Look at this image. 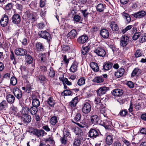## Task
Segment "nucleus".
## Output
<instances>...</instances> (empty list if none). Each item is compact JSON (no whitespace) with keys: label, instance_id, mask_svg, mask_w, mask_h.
I'll use <instances>...</instances> for the list:
<instances>
[{"label":"nucleus","instance_id":"nucleus-1","mask_svg":"<svg viewBox=\"0 0 146 146\" xmlns=\"http://www.w3.org/2000/svg\"><path fill=\"white\" fill-rule=\"evenodd\" d=\"M100 132L98 130L91 128L88 133V136L91 139H94L99 136Z\"/></svg>","mask_w":146,"mask_h":146},{"label":"nucleus","instance_id":"nucleus-2","mask_svg":"<svg viewBox=\"0 0 146 146\" xmlns=\"http://www.w3.org/2000/svg\"><path fill=\"white\" fill-rule=\"evenodd\" d=\"M21 120V123H20L21 125L23 124L27 125L30 123L31 120V117L29 115H21L20 116Z\"/></svg>","mask_w":146,"mask_h":146},{"label":"nucleus","instance_id":"nucleus-3","mask_svg":"<svg viewBox=\"0 0 146 146\" xmlns=\"http://www.w3.org/2000/svg\"><path fill=\"white\" fill-rule=\"evenodd\" d=\"M50 123L52 125L54 126L52 131L55 132L56 129L59 125L57 117L55 116L51 117L50 120Z\"/></svg>","mask_w":146,"mask_h":146},{"label":"nucleus","instance_id":"nucleus-4","mask_svg":"<svg viewBox=\"0 0 146 146\" xmlns=\"http://www.w3.org/2000/svg\"><path fill=\"white\" fill-rule=\"evenodd\" d=\"M38 35L41 38L47 40L48 42L50 41L51 39L50 34L46 31H40L38 33Z\"/></svg>","mask_w":146,"mask_h":146},{"label":"nucleus","instance_id":"nucleus-5","mask_svg":"<svg viewBox=\"0 0 146 146\" xmlns=\"http://www.w3.org/2000/svg\"><path fill=\"white\" fill-rule=\"evenodd\" d=\"M32 130L31 133L38 137L41 136H43L44 135L46 134V133L43 130H38L37 129H33Z\"/></svg>","mask_w":146,"mask_h":146},{"label":"nucleus","instance_id":"nucleus-6","mask_svg":"<svg viewBox=\"0 0 146 146\" xmlns=\"http://www.w3.org/2000/svg\"><path fill=\"white\" fill-rule=\"evenodd\" d=\"M91 109V106L88 102H86L84 104L82 110V112L85 114H88L89 113Z\"/></svg>","mask_w":146,"mask_h":146},{"label":"nucleus","instance_id":"nucleus-7","mask_svg":"<svg viewBox=\"0 0 146 146\" xmlns=\"http://www.w3.org/2000/svg\"><path fill=\"white\" fill-rule=\"evenodd\" d=\"M129 37L127 36H122L120 39V45L123 47L126 46L129 42Z\"/></svg>","mask_w":146,"mask_h":146},{"label":"nucleus","instance_id":"nucleus-8","mask_svg":"<svg viewBox=\"0 0 146 146\" xmlns=\"http://www.w3.org/2000/svg\"><path fill=\"white\" fill-rule=\"evenodd\" d=\"M109 88L105 86L101 87L97 90L98 96H101L105 94L108 90Z\"/></svg>","mask_w":146,"mask_h":146},{"label":"nucleus","instance_id":"nucleus-9","mask_svg":"<svg viewBox=\"0 0 146 146\" xmlns=\"http://www.w3.org/2000/svg\"><path fill=\"white\" fill-rule=\"evenodd\" d=\"M12 19V23L15 25L19 24L21 21V17L18 14H14L13 16Z\"/></svg>","mask_w":146,"mask_h":146},{"label":"nucleus","instance_id":"nucleus-10","mask_svg":"<svg viewBox=\"0 0 146 146\" xmlns=\"http://www.w3.org/2000/svg\"><path fill=\"white\" fill-rule=\"evenodd\" d=\"M15 52L17 56H24L27 54V50L22 48H16Z\"/></svg>","mask_w":146,"mask_h":146},{"label":"nucleus","instance_id":"nucleus-11","mask_svg":"<svg viewBox=\"0 0 146 146\" xmlns=\"http://www.w3.org/2000/svg\"><path fill=\"white\" fill-rule=\"evenodd\" d=\"M94 52L96 53L98 56L103 57L106 54V52L104 50L100 47H98L94 50Z\"/></svg>","mask_w":146,"mask_h":146},{"label":"nucleus","instance_id":"nucleus-12","mask_svg":"<svg viewBox=\"0 0 146 146\" xmlns=\"http://www.w3.org/2000/svg\"><path fill=\"white\" fill-rule=\"evenodd\" d=\"M13 93L15 96L18 99L21 98L22 93L21 91L17 88H15L13 89Z\"/></svg>","mask_w":146,"mask_h":146},{"label":"nucleus","instance_id":"nucleus-13","mask_svg":"<svg viewBox=\"0 0 146 146\" xmlns=\"http://www.w3.org/2000/svg\"><path fill=\"white\" fill-rule=\"evenodd\" d=\"M9 21V18L7 15H4L1 19L0 23L2 26L5 27L7 26Z\"/></svg>","mask_w":146,"mask_h":146},{"label":"nucleus","instance_id":"nucleus-14","mask_svg":"<svg viewBox=\"0 0 146 146\" xmlns=\"http://www.w3.org/2000/svg\"><path fill=\"white\" fill-rule=\"evenodd\" d=\"M88 37L86 35L79 36L77 39V42L80 44H82L86 43L88 41Z\"/></svg>","mask_w":146,"mask_h":146},{"label":"nucleus","instance_id":"nucleus-15","mask_svg":"<svg viewBox=\"0 0 146 146\" xmlns=\"http://www.w3.org/2000/svg\"><path fill=\"white\" fill-rule=\"evenodd\" d=\"M113 66V63L109 62H106L104 63L103 66V69L104 71H108Z\"/></svg>","mask_w":146,"mask_h":146},{"label":"nucleus","instance_id":"nucleus-16","mask_svg":"<svg viewBox=\"0 0 146 146\" xmlns=\"http://www.w3.org/2000/svg\"><path fill=\"white\" fill-rule=\"evenodd\" d=\"M146 14V12L144 11H141L136 12L131 15L136 18H141L144 16Z\"/></svg>","mask_w":146,"mask_h":146},{"label":"nucleus","instance_id":"nucleus-17","mask_svg":"<svg viewBox=\"0 0 146 146\" xmlns=\"http://www.w3.org/2000/svg\"><path fill=\"white\" fill-rule=\"evenodd\" d=\"M75 133L76 135L75 138H79L80 139H83V133L81 129H75Z\"/></svg>","mask_w":146,"mask_h":146},{"label":"nucleus","instance_id":"nucleus-18","mask_svg":"<svg viewBox=\"0 0 146 146\" xmlns=\"http://www.w3.org/2000/svg\"><path fill=\"white\" fill-rule=\"evenodd\" d=\"M101 36L104 38H108L109 36V33L108 31L106 29H102L100 31Z\"/></svg>","mask_w":146,"mask_h":146},{"label":"nucleus","instance_id":"nucleus-19","mask_svg":"<svg viewBox=\"0 0 146 146\" xmlns=\"http://www.w3.org/2000/svg\"><path fill=\"white\" fill-rule=\"evenodd\" d=\"M109 26L111 28L112 31L115 32H118L119 28L117 25L114 21H112L109 23Z\"/></svg>","mask_w":146,"mask_h":146},{"label":"nucleus","instance_id":"nucleus-20","mask_svg":"<svg viewBox=\"0 0 146 146\" xmlns=\"http://www.w3.org/2000/svg\"><path fill=\"white\" fill-rule=\"evenodd\" d=\"M36 49L38 52L43 51L44 50V47L42 43L37 42L35 45Z\"/></svg>","mask_w":146,"mask_h":146},{"label":"nucleus","instance_id":"nucleus-21","mask_svg":"<svg viewBox=\"0 0 146 146\" xmlns=\"http://www.w3.org/2000/svg\"><path fill=\"white\" fill-rule=\"evenodd\" d=\"M123 92V90L121 89H117L114 90L112 92V94L115 96H121Z\"/></svg>","mask_w":146,"mask_h":146},{"label":"nucleus","instance_id":"nucleus-22","mask_svg":"<svg viewBox=\"0 0 146 146\" xmlns=\"http://www.w3.org/2000/svg\"><path fill=\"white\" fill-rule=\"evenodd\" d=\"M125 70L122 68H120L115 73V75L117 78H119L121 77L124 74Z\"/></svg>","mask_w":146,"mask_h":146},{"label":"nucleus","instance_id":"nucleus-23","mask_svg":"<svg viewBox=\"0 0 146 146\" xmlns=\"http://www.w3.org/2000/svg\"><path fill=\"white\" fill-rule=\"evenodd\" d=\"M90 66L93 70L94 72H97L99 70V67L96 63L92 62L90 63Z\"/></svg>","mask_w":146,"mask_h":146},{"label":"nucleus","instance_id":"nucleus-24","mask_svg":"<svg viewBox=\"0 0 146 146\" xmlns=\"http://www.w3.org/2000/svg\"><path fill=\"white\" fill-rule=\"evenodd\" d=\"M113 137L112 135H109L107 136L105 142L106 144L108 146H110L113 143Z\"/></svg>","mask_w":146,"mask_h":146},{"label":"nucleus","instance_id":"nucleus-25","mask_svg":"<svg viewBox=\"0 0 146 146\" xmlns=\"http://www.w3.org/2000/svg\"><path fill=\"white\" fill-rule=\"evenodd\" d=\"M46 102L47 104L49 106L52 108L54 107L55 104H56L55 101L54 100V98L52 97H49L48 99Z\"/></svg>","mask_w":146,"mask_h":146},{"label":"nucleus","instance_id":"nucleus-26","mask_svg":"<svg viewBox=\"0 0 146 146\" xmlns=\"http://www.w3.org/2000/svg\"><path fill=\"white\" fill-rule=\"evenodd\" d=\"M141 72V70L138 67L135 68L132 72L131 73V76L132 77H134L135 76H138L139 74H140Z\"/></svg>","mask_w":146,"mask_h":146},{"label":"nucleus","instance_id":"nucleus-27","mask_svg":"<svg viewBox=\"0 0 146 146\" xmlns=\"http://www.w3.org/2000/svg\"><path fill=\"white\" fill-rule=\"evenodd\" d=\"M100 124L101 125L104 126L106 129H108L111 127V121L107 120H105L104 121L101 122Z\"/></svg>","mask_w":146,"mask_h":146},{"label":"nucleus","instance_id":"nucleus-28","mask_svg":"<svg viewBox=\"0 0 146 146\" xmlns=\"http://www.w3.org/2000/svg\"><path fill=\"white\" fill-rule=\"evenodd\" d=\"M99 120L98 116L96 115H92L90 118L91 122L92 124H96L98 123Z\"/></svg>","mask_w":146,"mask_h":146},{"label":"nucleus","instance_id":"nucleus-29","mask_svg":"<svg viewBox=\"0 0 146 146\" xmlns=\"http://www.w3.org/2000/svg\"><path fill=\"white\" fill-rule=\"evenodd\" d=\"M81 117V113L79 112L76 113L73 119H72V122L74 123H77V122L80 121Z\"/></svg>","mask_w":146,"mask_h":146},{"label":"nucleus","instance_id":"nucleus-30","mask_svg":"<svg viewBox=\"0 0 146 146\" xmlns=\"http://www.w3.org/2000/svg\"><path fill=\"white\" fill-rule=\"evenodd\" d=\"M77 35L76 31L75 29H72L68 34L67 36L70 38H74L76 37Z\"/></svg>","mask_w":146,"mask_h":146},{"label":"nucleus","instance_id":"nucleus-31","mask_svg":"<svg viewBox=\"0 0 146 146\" xmlns=\"http://www.w3.org/2000/svg\"><path fill=\"white\" fill-rule=\"evenodd\" d=\"M6 99L9 103L12 104L14 102L15 97L13 95L9 94L6 96Z\"/></svg>","mask_w":146,"mask_h":146},{"label":"nucleus","instance_id":"nucleus-32","mask_svg":"<svg viewBox=\"0 0 146 146\" xmlns=\"http://www.w3.org/2000/svg\"><path fill=\"white\" fill-rule=\"evenodd\" d=\"M78 64L76 62H74L71 66L70 70L72 72H74L77 70Z\"/></svg>","mask_w":146,"mask_h":146},{"label":"nucleus","instance_id":"nucleus-33","mask_svg":"<svg viewBox=\"0 0 146 146\" xmlns=\"http://www.w3.org/2000/svg\"><path fill=\"white\" fill-rule=\"evenodd\" d=\"M78 98L77 97L74 98L69 103V106L72 108L75 107L78 102Z\"/></svg>","mask_w":146,"mask_h":146},{"label":"nucleus","instance_id":"nucleus-34","mask_svg":"<svg viewBox=\"0 0 146 146\" xmlns=\"http://www.w3.org/2000/svg\"><path fill=\"white\" fill-rule=\"evenodd\" d=\"M25 61L28 64H32L33 62V58L29 54H26L25 56Z\"/></svg>","mask_w":146,"mask_h":146},{"label":"nucleus","instance_id":"nucleus-35","mask_svg":"<svg viewBox=\"0 0 146 146\" xmlns=\"http://www.w3.org/2000/svg\"><path fill=\"white\" fill-rule=\"evenodd\" d=\"M38 111V108L34 106L31 107L29 109L30 113L33 115H35Z\"/></svg>","mask_w":146,"mask_h":146},{"label":"nucleus","instance_id":"nucleus-36","mask_svg":"<svg viewBox=\"0 0 146 146\" xmlns=\"http://www.w3.org/2000/svg\"><path fill=\"white\" fill-rule=\"evenodd\" d=\"M121 15L123 18L125 19L128 23H129L131 21V18L129 15L125 12L121 13Z\"/></svg>","mask_w":146,"mask_h":146},{"label":"nucleus","instance_id":"nucleus-37","mask_svg":"<svg viewBox=\"0 0 146 146\" xmlns=\"http://www.w3.org/2000/svg\"><path fill=\"white\" fill-rule=\"evenodd\" d=\"M104 81V78L101 76L95 77L92 80L93 82L97 83L102 82H103Z\"/></svg>","mask_w":146,"mask_h":146},{"label":"nucleus","instance_id":"nucleus-38","mask_svg":"<svg viewBox=\"0 0 146 146\" xmlns=\"http://www.w3.org/2000/svg\"><path fill=\"white\" fill-rule=\"evenodd\" d=\"M60 140L62 144L66 145L68 143V138L65 135H63L62 137H60Z\"/></svg>","mask_w":146,"mask_h":146},{"label":"nucleus","instance_id":"nucleus-39","mask_svg":"<svg viewBox=\"0 0 146 146\" xmlns=\"http://www.w3.org/2000/svg\"><path fill=\"white\" fill-rule=\"evenodd\" d=\"M105 8L104 5L102 3H100L98 4L97 6L96 9L97 11L102 12H103Z\"/></svg>","mask_w":146,"mask_h":146},{"label":"nucleus","instance_id":"nucleus-40","mask_svg":"<svg viewBox=\"0 0 146 146\" xmlns=\"http://www.w3.org/2000/svg\"><path fill=\"white\" fill-rule=\"evenodd\" d=\"M36 80L41 83H42L45 80V77L42 75H39L36 77Z\"/></svg>","mask_w":146,"mask_h":146},{"label":"nucleus","instance_id":"nucleus-41","mask_svg":"<svg viewBox=\"0 0 146 146\" xmlns=\"http://www.w3.org/2000/svg\"><path fill=\"white\" fill-rule=\"evenodd\" d=\"M29 111V108L27 107H23L22 108V110L21 111V115H29L28 113Z\"/></svg>","mask_w":146,"mask_h":146},{"label":"nucleus","instance_id":"nucleus-42","mask_svg":"<svg viewBox=\"0 0 146 146\" xmlns=\"http://www.w3.org/2000/svg\"><path fill=\"white\" fill-rule=\"evenodd\" d=\"M49 72L48 75L51 78L54 77L55 75V71L53 67L50 66L49 69Z\"/></svg>","mask_w":146,"mask_h":146},{"label":"nucleus","instance_id":"nucleus-43","mask_svg":"<svg viewBox=\"0 0 146 146\" xmlns=\"http://www.w3.org/2000/svg\"><path fill=\"white\" fill-rule=\"evenodd\" d=\"M7 106V103L5 100H3L0 103V110L5 108Z\"/></svg>","mask_w":146,"mask_h":146},{"label":"nucleus","instance_id":"nucleus-44","mask_svg":"<svg viewBox=\"0 0 146 146\" xmlns=\"http://www.w3.org/2000/svg\"><path fill=\"white\" fill-rule=\"evenodd\" d=\"M32 104L33 106L38 108L40 105V102L38 99H34L33 100Z\"/></svg>","mask_w":146,"mask_h":146},{"label":"nucleus","instance_id":"nucleus-45","mask_svg":"<svg viewBox=\"0 0 146 146\" xmlns=\"http://www.w3.org/2000/svg\"><path fill=\"white\" fill-rule=\"evenodd\" d=\"M86 80L84 77H81L79 79L77 82L78 84L80 86L84 85L85 83Z\"/></svg>","mask_w":146,"mask_h":146},{"label":"nucleus","instance_id":"nucleus-46","mask_svg":"<svg viewBox=\"0 0 146 146\" xmlns=\"http://www.w3.org/2000/svg\"><path fill=\"white\" fill-rule=\"evenodd\" d=\"M100 113H98L97 114L99 115L100 117H106L107 115L106 113V110L105 108H102L100 110Z\"/></svg>","mask_w":146,"mask_h":146},{"label":"nucleus","instance_id":"nucleus-47","mask_svg":"<svg viewBox=\"0 0 146 146\" xmlns=\"http://www.w3.org/2000/svg\"><path fill=\"white\" fill-rule=\"evenodd\" d=\"M72 92L70 90L66 89L64 90L61 93V95L63 96H70L72 94Z\"/></svg>","mask_w":146,"mask_h":146},{"label":"nucleus","instance_id":"nucleus-48","mask_svg":"<svg viewBox=\"0 0 146 146\" xmlns=\"http://www.w3.org/2000/svg\"><path fill=\"white\" fill-rule=\"evenodd\" d=\"M128 113L126 109H123L121 110L119 112V115L122 117H125Z\"/></svg>","mask_w":146,"mask_h":146},{"label":"nucleus","instance_id":"nucleus-49","mask_svg":"<svg viewBox=\"0 0 146 146\" xmlns=\"http://www.w3.org/2000/svg\"><path fill=\"white\" fill-rule=\"evenodd\" d=\"M83 139L75 138L74 141L73 145L74 146H80L81 144V140Z\"/></svg>","mask_w":146,"mask_h":146},{"label":"nucleus","instance_id":"nucleus-50","mask_svg":"<svg viewBox=\"0 0 146 146\" xmlns=\"http://www.w3.org/2000/svg\"><path fill=\"white\" fill-rule=\"evenodd\" d=\"M17 83V80L15 77H12L10 80V84L13 86L15 85Z\"/></svg>","mask_w":146,"mask_h":146},{"label":"nucleus","instance_id":"nucleus-51","mask_svg":"<svg viewBox=\"0 0 146 146\" xmlns=\"http://www.w3.org/2000/svg\"><path fill=\"white\" fill-rule=\"evenodd\" d=\"M139 40L141 42L143 43L146 41V33H144L141 35Z\"/></svg>","mask_w":146,"mask_h":146},{"label":"nucleus","instance_id":"nucleus-52","mask_svg":"<svg viewBox=\"0 0 146 146\" xmlns=\"http://www.w3.org/2000/svg\"><path fill=\"white\" fill-rule=\"evenodd\" d=\"M81 12L84 17L85 18H87L88 17V15L90 14V13L88 12L87 9L81 10Z\"/></svg>","mask_w":146,"mask_h":146},{"label":"nucleus","instance_id":"nucleus-53","mask_svg":"<svg viewBox=\"0 0 146 146\" xmlns=\"http://www.w3.org/2000/svg\"><path fill=\"white\" fill-rule=\"evenodd\" d=\"M141 33L140 32L135 33L133 36V39L135 40H137L141 36Z\"/></svg>","mask_w":146,"mask_h":146},{"label":"nucleus","instance_id":"nucleus-54","mask_svg":"<svg viewBox=\"0 0 146 146\" xmlns=\"http://www.w3.org/2000/svg\"><path fill=\"white\" fill-rule=\"evenodd\" d=\"M142 55L140 50L137 49L134 55L136 58H138L141 56Z\"/></svg>","mask_w":146,"mask_h":146},{"label":"nucleus","instance_id":"nucleus-55","mask_svg":"<svg viewBox=\"0 0 146 146\" xmlns=\"http://www.w3.org/2000/svg\"><path fill=\"white\" fill-rule=\"evenodd\" d=\"M141 104L139 103H136L134 105V108L136 111H138L141 109Z\"/></svg>","mask_w":146,"mask_h":146},{"label":"nucleus","instance_id":"nucleus-56","mask_svg":"<svg viewBox=\"0 0 146 146\" xmlns=\"http://www.w3.org/2000/svg\"><path fill=\"white\" fill-rule=\"evenodd\" d=\"M74 20L77 22H82V21L81 20V17L79 15H76L73 17Z\"/></svg>","mask_w":146,"mask_h":146},{"label":"nucleus","instance_id":"nucleus-57","mask_svg":"<svg viewBox=\"0 0 146 146\" xmlns=\"http://www.w3.org/2000/svg\"><path fill=\"white\" fill-rule=\"evenodd\" d=\"M32 85H31V84L28 83L27 84L26 86V92L28 93H30L31 91V90L32 89Z\"/></svg>","mask_w":146,"mask_h":146},{"label":"nucleus","instance_id":"nucleus-58","mask_svg":"<svg viewBox=\"0 0 146 146\" xmlns=\"http://www.w3.org/2000/svg\"><path fill=\"white\" fill-rule=\"evenodd\" d=\"M133 26L132 25H128L127 26L125 29L122 30V32L123 34L125 33L127 31L130 29Z\"/></svg>","mask_w":146,"mask_h":146},{"label":"nucleus","instance_id":"nucleus-59","mask_svg":"<svg viewBox=\"0 0 146 146\" xmlns=\"http://www.w3.org/2000/svg\"><path fill=\"white\" fill-rule=\"evenodd\" d=\"M40 71L42 72L45 73L46 71H47V68L45 66H40Z\"/></svg>","mask_w":146,"mask_h":146},{"label":"nucleus","instance_id":"nucleus-60","mask_svg":"<svg viewBox=\"0 0 146 146\" xmlns=\"http://www.w3.org/2000/svg\"><path fill=\"white\" fill-rule=\"evenodd\" d=\"M121 144L119 140H116L114 141L112 144L111 146H121Z\"/></svg>","mask_w":146,"mask_h":146},{"label":"nucleus","instance_id":"nucleus-61","mask_svg":"<svg viewBox=\"0 0 146 146\" xmlns=\"http://www.w3.org/2000/svg\"><path fill=\"white\" fill-rule=\"evenodd\" d=\"M122 141L123 143L127 146H130L131 144V143L128 140H126L125 138H122Z\"/></svg>","mask_w":146,"mask_h":146},{"label":"nucleus","instance_id":"nucleus-62","mask_svg":"<svg viewBox=\"0 0 146 146\" xmlns=\"http://www.w3.org/2000/svg\"><path fill=\"white\" fill-rule=\"evenodd\" d=\"M15 6L17 9L19 10L20 11H21L23 9V6L21 4L17 3L15 4Z\"/></svg>","mask_w":146,"mask_h":146},{"label":"nucleus","instance_id":"nucleus-63","mask_svg":"<svg viewBox=\"0 0 146 146\" xmlns=\"http://www.w3.org/2000/svg\"><path fill=\"white\" fill-rule=\"evenodd\" d=\"M13 4L12 3H8L7 4L5 7L6 10H10L12 7Z\"/></svg>","mask_w":146,"mask_h":146},{"label":"nucleus","instance_id":"nucleus-64","mask_svg":"<svg viewBox=\"0 0 146 146\" xmlns=\"http://www.w3.org/2000/svg\"><path fill=\"white\" fill-rule=\"evenodd\" d=\"M127 85L130 88H132L134 87L133 83L131 81H128L127 83Z\"/></svg>","mask_w":146,"mask_h":146}]
</instances>
